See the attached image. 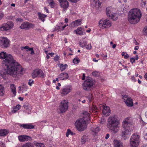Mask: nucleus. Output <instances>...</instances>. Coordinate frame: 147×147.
Returning <instances> with one entry per match:
<instances>
[{"label": "nucleus", "instance_id": "nucleus-51", "mask_svg": "<svg viewBox=\"0 0 147 147\" xmlns=\"http://www.w3.org/2000/svg\"><path fill=\"white\" fill-rule=\"evenodd\" d=\"M132 80L134 82H136V80L135 79L134 76H132L131 77Z\"/></svg>", "mask_w": 147, "mask_h": 147}, {"label": "nucleus", "instance_id": "nucleus-49", "mask_svg": "<svg viewBox=\"0 0 147 147\" xmlns=\"http://www.w3.org/2000/svg\"><path fill=\"white\" fill-rule=\"evenodd\" d=\"M59 26H57L54 28L53 30L55 31H56L57 30H59Z\"/></svg>", "mask_w": 147, "mask_h": 147}, {"label": "nucleus", "instance_id": "nucleus-36", "mask_svg": "<svg viewBox=\"0 0 147 147\" xmlns=\"http://www.w3.org/2000/svg\"><path fill=\"white\" fill-rule=\"evenodd\" d=\"M4 87L3 86L0 84V96H3L4 93Z\"/></svg>", "mask_w": 147, "mask_h": 147}, {"label": "nucleus", "instance_id": "nucleus-46", "mask_svg": "<svg viewBox=\"0 0 147 147\" xmlns=\"http://www.w3.org/2000/svg\"><path fill=\"white\" fill-rule=\"evenodd\" d=\"M20 107H21V106L20 105L18 104V105H17L16 106L15 108L18 111L20 108Z\"/></svg>", "mask_w": 147, "mask_h": 147}, {"label": "nucleus", "instance_id": "nucleus-55", "mask_svg": "<svg viewBox=\"0 0 147 147\" xmlns=\"http://www.w3.org/2000/svg\"><path fill=\"white\" fill-rule=\"evenodd\" d=\"M134 43H135L136 45H138L139 44L137 42L135 38H134Z\"/></svg>", "mask_w": 147, "mask_h": 147}, {"label": "nucleus", "instance_id": "nucleus-2", "mask_svg": "<svg viewBox=\"0 0 147 147\" xmlns=\"http://www.w3.org/2000/svg\"><path fill=\"white\" fill-rule=\"evenodd\" d=\"M122 127L124 129L121 130L120 136L124 140H125L129 137L131 131L133 130L132 122L129 119H126L123 123Z\"/></svg>", "mask_w": 147, "mask_h": 147}, {"label": "nucleus", "instance_id": "nucleus-4", "mask_svg": "<svg viewBox=\"0 0 147 147\" xmlns=\"http://www.w3.org/2000/svg\"><path fill=\"white\" fill-rule=\"evenodd\" d=\"M141 16L142 13L139 9L137 8L134 9L129 11L128 19L130 23L135 24L140 21Z\"/></svg>", "mask_w": 147, "mask_h": 147}, {"label": "nucleus", "instance_id": "nucleus-26", "mask_svg": "<svg viewBox=\"0 0 147 147\" xmlns=\"http://www.w3.org/2000/svg\"><path fill=\"white\" fill-rule=\"evenodd\" d=\"M76 33L79 35H82L85 34V32L83 31V28L81 27H78L76 30H74Z\"/></svg>", "mask_w": 147, "mask_h": 147}, {"label": "nucleus", "instance_id": "nucleus-62", "mask_svg": "<svg viewBox=\"0 0 147 147\" xmlns=\"http://www.w3.org/2000/svg\"><path fill=\"white\" fill-rule=\"evenodd\" d=\"M21 101H22L23 100V98H22L21 97H20L18 98Z\"/></svg>", "mask_w": 147, "mask_h": 147}, {"label": "nucleus", "instance_id": "nucleus-35", "mask_svg": "<svg viewBox=\"0 0 147 147\" xmlns=\"http://www.w3.org/2000/svg\"><path fill=\"white\" fill-rule=\"evenodd\" d=\"M22 147H34L33 144L27 142L23 145Z\"/></svg>", "mask_w": 147, "mask_h": 147}, {"label": "nucleus", "instance_id": "nucleus-18", "mask_svg": "<svg viewBox=\"0 0 147 147\" xmlns=\"http://www.w3.org/2000/svg\"><path fill=\"white\" fill-rule=\"evenodd\" d=\"M71 88L69 86H65L61 90V94L66 95L71 91Z\"/></svg>", "mask_w": 147, "mask_h": 147}, {"label": "nucleus", "instance_id": "nucleus-13", "mask_svg": "<svg viewBox=\"0 0 147 147\" xmlns=\"http://www.w3.org/2000/svg\"><path fill=\"white\" fill-rule=\"evenodd\" d=\"M106 13L107 16L110 18H111L113 20H115L117 19V18L115 16V14L111 11L110 7H107L106 8Z\"/></svg>", "mask_w": 147, "mask_h": 147}, {"label": "nucleus", "instance_id": "nucleus-11", "mask_svg": "<svg viewBox=\"0 0 147 147\" xmlns=\"http://www.w3.org/2000/svg\"><path fill=\"white\" fill-rule=\"evenodd\" d=\"M32 78H34L37 76L44 77V74L42 70L39 69L34 70L32 74Z\"/></svg>", "mask_w": 147, "mask_h": 147}, {"label": "nucleus", "instance_id": "nucleus-12", "mask_svg": "<svg viewBox=\"0 0 147 147\" xmlns=\"http://www.w3.org/2000/svg\"><path fill=\"white\" fill-rule=\"evenodd\" d=\"M2 31H7L12 29L14 26L13 22L9 21L6 23H4L2 25Z\"/></svg>", "mask_w": 147, "mask_h": 147}, {"label": "nucleus", "instance_id": "nucleus-23", "mask_svg": "<svg viewBox=\"0 0 147 147\" xmlns=\"http://www.w3.org/2000/svg\"><path fill=\"white\" fill-rule=\"evenodd\" d=\"M91 130L93 135L94 136H96L97 135V134L100 130V128L97 126L96 127H92Z\"/></svg>", "mask_w": 147, "mask_h": 147}, {"label": "nucleus", "instance_id": "nucleus-61", "mask_svg": "<svg viewBox=\"0 0 147 147\" xmlns=\"http://www.w3.org/2000/svg\"><path fill=\"white\" fill-rule=\"evenodd\" d=\"M83 76L82 78V80H84L85 79V76L84 74H83Z\"/></svg>", "mask_w": 147, "mask_h": 147}, {"label": "nucleus", "instance_id": "nucleus-58", "mask_svg": "<svg viewBox=\"0 0 147 147\" xmlns=\"http://www.w3.org/2000/svg\"><path fill=\"white\" fill-rule=\"evenodd\" d=\"M17 111L16 109L15 108H14L13 109V110L12 111V112L13 113H16V111Z\"/></svg>", "mask_w": 147, "mask_h": 147}, {"label": "nucleus", "instance_id": "nucleus-15", "mask_svg": "<svg viewBox=\"0 0 147 147\" xmlns=\"http://www.w3.org/2000/svg\"><path fill=\"white\" fill-rule=\"evenodd\" d=\"M61 7L63 10H66L69 6V3L67 0H59Z\"/></svg>", "mask_w": 147, "mask_h": 147}, {"label": "nucleus", "instance_id": "nucleus-48", "mask_svg": "<svg viewBox=\"0 0 147 147\" xmlns=\"http://www.w3.org/2000/svg\"><path fill=\"white\" fill-rule=\"evenodd\" d=\"M69 1L73 3H76L80 0H68Z\"/></svg>", "mask_w": 147, "mask_h": 147}, {"label": "nucleus", "instance_id": "nucleus-17", "mask_svg": "<svg viewBox=\"0 0 147 147\" xmlns=\"http://www.w3.org/2000/svg\"><path fill=\"white\" fill-rule=\"evenodd\" d=\"M18 138L19 141L21 142L31 140L30 137L26 135H20L18 136Z\"/></svg>", "mask_w": 147, "mask_h": 147}, {"label": "nucleus", "instance_id": "nucleus-30", "mask_svg": "<svg viewBox=\"0 0 147 147\" xmlns=\"http://www.w3.org/2000/svg\"><path fill=\"white\" fill-rule=\"evenodd\" d=\"M114 143L115 147H123L121 143L117 140H114Z\"/></svg>", "mask_w": 147, "mask_h": 147}, {"label": "nucleus", "instance_id": "nucleus-28", "mask_svg": "<svg viewBox=\"0 0 147 147\" xmlns=\"http://www.w3.org/2000/svg\"><path fill=\"white\" fill-rule=\"evenodd\" d=\"M38 15L39 18L43 22L45 21V19L47 16V15L43 14L40 12L38 13Z\"/></svg>", "mask_w": 147, "mask_h": 147}, {"label": "nucleus", "instance_id": "nucleus-52", "mask_svg": "<svg viewBox=\"0 0 147 147\" xmlns=\"http://www.w3.org/2000/svg\"><path fill=\"white\" fill-rule=\"evenodd\" d=\"M144 29L145 30L144 31L145 34L146 36H147V26L144 28Z\"/></svg>", "mask_w": 147, "mask_h": 147}, {"label": "nucleus", "instance_id": "nucleus-24", "mask_svg": "<svg viewBox=\"0 0 147 147\" xmlns=\"http://www.w3.org/2000/svg\"><path fill=\"white\" fill-rule=\"evenodd\" d=\"M68 74L66 73H63L61 74L58 77V78H60L61 80H65L68 78Z\"/></svg>", "mask_w": 147, "mask_h": 147}, {"label": "nucleus", "instance_id": "nucleus-50", "mask_svg": "<svg viewBox=\"0 0 147 147\" xmlns=\"http://www.w3.org/2000/svg\"><path fill=\"white\" fill-rule=\"evenodd\" d=\"M67 132L69 134H70L71 135H73V133L71 131V130L69 129H68L67 130Z\"/></svg>", "mask_w": 147, "mask_h": 147}, {"label": "nucleus", "instance_id": "nucleus-5", "mask_svg": "<svg viewBox=\"0 0 147 147\" xmlns=\"http://www.w3.org/2000/svg\"><path fill=\"white\" fill-rule=\"evenodd\" d=\"M140 137L137 134L134 133L130 138V146L131 147H138L140 142Z\"/></svg>", "mask_w": 147, "mask_h": 147}, {"label": "nucleus", "instance_id": "nucleus-19", "mask_svg": "<svg viewBox=\"0 0 147 147\" xmlns=\"http://www.w3.org/2000/svg\"><path fill=\"white\" fill-rule=\"evenodd\" d=\"M82 118H80L82 119H83L86 121H88L90 120V114L87 111H84L82 113Z\"/></svg>", "mask_w": 147, "mask_h": 147}, {"label": "nucleus", "instance_id": "nucleus-6", "mask_svg": "<svg viewBox=\"0 0 147 147\" xmlns=\"http://www.w3.org/2000/svg\"><path fill=\"white\" fill-rule=\"evenodd\" d=\"M94 84L93 79L91 78H89L83 83L82 86L83 89L86 91H89L92 88Z\"/></svg>", "mask_w": 147, "mask_h": 147}, {"label": "nucleus", "instance_id": "nucleus-57", "mask_svg": "<svg viewBox=\"0 0 147 147\" xmlns=\"http://www.w3.org/2000/svg\"><path fill=\"white\" fill-rule=\"evenodd\" d=\"M129 55L128 54H126L124 56V58L125 59H127L129 57Z\"/></svg>", "mask_w": 147, "mask_h": 147}, {"label": "nucleus", "instance_id": "nucleus-10", "mask_svg": "<svg viewBox=\"0 0 147 147\" xmlns=\"http://www.w3.org/2000/svg\"><path fill=\"white\" fill-rule=\"evenodd\" d=\"M68 102L66 100H63L61 102L59 109L61 113H63L66 111L68 107Z\"/></svg>", "mask_w": 147, "mask_h": 147}, {"label": "nucleus", "instance_id": "nucleus-42", "mask_svg": "<svg viewBox=\"0 0 147 147\" xmlns=\"http://www.w3.org/2000/svg\"><path fill=\"white\" fill-rule=\"evenodd\" d=\"M34 84V81L32 79H30L29 80V81L28 82V84L30 86H32V84Z\"/></svg>", "mask_w": 147, "mask_h": 147}, {"label": "nucleus", "instance_id": "nucleus-56", "mask_svg": "<svg viewBox=\"0 0 147 147\" xmlns=\"http://www.w3.org/2000/svg\"><path fill=\"white\" fill-rule=\"evenodd\" d=\"M44 9L48 13H49V10L47 8V7H44Z\"/></svg>", "mask_w": 147, "mask_h": 147}, {"label": "nucleus", "instance_id": "nucleus-27", "mask_svg": "<svg viewBox=\"0 0 147 147\" xmlns=\"http://www.w3.org/2000/svg\"><path fill=\"white\" fill-rule=\"evenodd\" d=\"M89 110L90 113L93 112L94 113H96L98 112V110L97 107L94 105H92V107H89Z\"/></svg>", "mask_w": 147, "mask_h": 147}, {"label": "nucleus", "instance_id": "nucleus-25", "mask_svg": "<svg viewBox=\"0 0 147 147\" xmlns=\"http://www.w3.org/2000/svg\"><path fill=\"white\" fill-rule=\"evenodd\" d=\"M124 102H125L126 105L128 106L132 107L133 105L132 99L130 97L127 98Z\"/></svg>", "mask_w": 147, "mask_h": 147}, {"label": "nucleus", "instance_id": "nucleus-21", "mask_svg": "<svg viewBox=\"0 0 147 147\" xmlns=\"http://www.w3.org/2000/svg\"><path fill=\"white\" fill-rule=\"evenodd\" d=\"M81 24V21L79 19L76 20L72 22L70 25L69 26L72 28L75 26H77L80 25Z\"/></svg>", "mask_w": 147, "mask_h": 147}, {"label": "nucleus", "instance_id": "nucleus-16", "mask_svg": "<svg viewBox=\"0 0 147 147\" xmlns=\"http://www.w3.org/2000/svg\"><path fill=\"white\" fill-rule=\"evenodd\" d=\"M102 113L103 115L105 117L109 116L111 113V110L109 107L107 106H103Z\"/></svg>", "mask_w": 147, "mask_h": 147}, {"label": "nucleus", "instance_id": "nucleus-40", "mask_svg": "<svg viewBox=\"0 0 147 147\" xmlns=\"http://www.w3.org/2000/svg\"><path fill=\"white\" fill-rule=\"evenodd\" d=\"M99 74L98 72L96 71H94L92 73V75L95 77L98 76Z\"/></svg>", "mask_w": 147, "mask_h": 147}, {"label": "nucleus", "instance_id": "nucleus-60", "mask_svg": "<svg viewBox=\"0 0 147 147\" xmlns=\"http://www.w3.org/2000/svg\"><path fill=\"white\" fill-rule=\"evenodd\" d=\"M144 138L145 139L147 140V133L144 136Z\"/></svg>", "mask_w": 147, "mask_h": 147}, {"label": "nucleus", "instance_id": "nucleus-38", "mask_svg": "<svg viewBox=\"0 0 147 147\" xmlns=\"http://www.w3.org/2000/svg\"><path fill=\"white\" fill-rule=\"evenodd\" d=\"M88 100H89L90 102L92 101V99H93V96L92 94H89L86 97Z\"/></svg>", "mask_w": 147, "mask_h": 147}, {"label": "nucleus", "instance_id": "nucleus-20", "mask_svg": "<svg viewBox=\"0 0 147 147\" xmlns=\"http://www.w3.org/2000/svg\"><path fill=\"white\" fill-rule=\"evenodd\" d=\"M20 127H22L26 129H31L34 128V126L31 123H25L20 125Z\"/></svg>", "mask_w": 147, "mask_h": 147}, {"label": "nucleus", "instance_id": "nucleus-53", "mask_svg": "<svg viewBox=\"0 0 147 147\" xmlns=\"http://www.w3.org/2000/svg\"><path fill=\"white\" fill-rule=\"evenodd\" d=\"M59 58L57 55H56L54 58V60L56 61H57L59 60Z\"/></svg>", "mask_w": 147, "mask_h": 147}, {"label": "nucleus", "instance_id": "nucleus-43", "mask_svg": "<svg viewBox=\"0 0 147 147\" xmlns=\"http://www.w3.org/2000/svg\"><path fill=\"white\" fill-rule=\"evenodd\" d=\"M122 98L124 99V101H125L127 100V98H129V97H128V96L126 95H123L122 96Z\"/></svg>", "mask_w": 147, "mask_h": 147}, {"label": "nucleus", "instance_id": "nucleus-59", "mask_svg": "<svg viewBox=\"0 0 147 147\" xmlns=\"http://www.w3.org/2000/svg\"><path fill=\"white\" fill-rule=\"evenodd\" d=\"M139 47L138 46H136L134 48V49L136 50H137L138 49Z\"/></svg>", "mask_w": 147, "mask_h": 147}, {"label": "nucleus", "instance_id": "nucleus-29", "mask_svg": "<svg viewBox=\"0 0 147 147\" xmlns=\"http://www.w3.org/2000/svg\"><path fill=\"white\" fill-rule=\"evenodd\" d=\"M9 131L5 129H0V136H4L8 134Z\"/></svg>", "mask_w": 147, "mask_h": 147}, {"label": "nucleus", "instance_id": "nucleus-3", "mask_svg": "<svg viewBox=\"0 0 147 147\" xmlns=\"http://www.w3.org/2000/svg\"><path fill=\"white\" fill-rule=\"evenodd\" d=\"M119 120L116 116H111L108 119L107 127L112 132L117 133L119 129Z\"/></svg>", "mask_w": 147, "mask_h": 147}, {"label": "nucleus", "instance_id": "nucleus-45", "mask_svg": "<svg viewBox=\"0 0 147 147\" xmlns=\"http://www.w3.org/2000/svg\"><path fill=\"white\" fill-rule=\"evenodd\" d=\"M130 62L133 63H134L135 62V59L134 58H131L130 59Z\"/></svg>", "mask_w": 147, "mask_h": 147}, {"label": "nucleus", "instance_id": "nucleus-39", "mask_svg": "<svg viewBox=\"0 0 147 147\" xmlns=\"http://www.w3.org/2000/svg\"><path fill=\"white\" fill-rule=\"evenodd\" d=\"M36 147H44V144L41 143H35Z\"/></svg>", "mask_w": 147, "mask_h": 147}, {"label": "nucleus", "instance_id": "nucleus-54", "mask_svg": "<svg viewBox=\"0 0 147 147\" xmlns=\"http://www.w3.org/2000/svg\"><path fill=\"white\" fill-rule=\"evenodd\" d=\"M110 136L109 134H107L105 136V139H107L109 138Z\"/></svg>", "mask_w": 147, "mask_h": 147}, {"label": "nucleus", "instance_id": "nucleus-7", "mask_svg": "<svg viewBox=\"0 0 147 147\" xmlns=\"http://www.w3.org/2000/svg\"><path fill=\"white\" fill-rule=\"evenodd\" d=\"M86 121L83 119H80L75 123V125L77 130L79 131H83L86 128Z\"/></svg>", "mask_w": 147, "mask_h": 147}, {"label": "nucleus", "instance_id": "nucleus-37", "mask_svg": "<svg viewBox=\"0 0 147 147\" xmlns=\"http://www.w3.org/2000/svg\"><path fill=\"white\" fill-rule=\"evenodd\" d=\"M67 67V64L63 65L62 64H61L60 67L61 71L65 69Z\"/></svg>", "mask_w": 147, "mask_h": 147}, {"label": "nucleus", "instance_id": "nucleus-47", "mask_svg": "<svg viewBox=\"0 0 147 147\" xmlns=\"http://www.w3.org/2000/svg\"><path fill=\"white\" fill-rule=\"evenodd\" d=\"M23 107L24 108L26 109H28L29 108V107L28 105V104L26 103L25 104Z\"/></svg>", "mask_w": 147, "mask_h": 147}, {"label": "nucleus", "instance_id": "nucleus-32", "mask_svg": "<svg viewBox=\"0 0 147 147\" xmlns=\"http://www.w3.org/2000/svg\"><path fill=\"white\" fill-rule=\"evenodd\" d=\"M10 88L11 91L13 93L15 96L16 95V87L14 84H11L10 85Z\"/></svg>", "mask_w": 147, "mask_h": 147}, {"label": "nucleus", "instance_id": "nucleus-9", "mask_svg": "<svg viewBox=\"0 0 147 147\" xmlns=\"http://www.w3.org/2000/svg\"><path fill=\"white\" fill-rule=\"evenodd\" d=\"M9 40L6 37H0V45L1 48H7L10 45Z\"/></svg>", "mask_w": 147, "mask_h": 147}, {"label": "nucleus", "instance_id": "nucleus-44", "mask_svg": "<svg viewBox=\"0 0 147 147\" xmlns=\"http://www.w3.org/2000/svg\"><path fill=\"white\" fill-rule=\"evenodd\" d=\"M4 14L1 11H0V20L2 19L4 17Z\"/></svg>", "mask_w": 147, "mask_h": 147}, {"label": "nucleus", "instance_id": "nucleus-1", "mask_svg": "<svg viewBox=\"0 0 147 147\" xmlns=\"http://www.w3.org/2000/svg\"><path fill=\"white\" fill-rule=\"evenodd\" d=\"M0 58L6 59L2 62L6 68L1 72V76L3 77V75L8 74L14 77L22 75L23 68L21 66L13 59L11 55L7 54L5 52L3 51L0 53Z\"/></svg>", "mask_w": 147, "mask_h": 147}, {"label": "nucleus", "instance_id": "nucleus-41", "mask_svg": "<svg viewBox=\"0 0 147 147\" xmlns=\"http://www.w3.org/2000/svg\"><path fill=\"white\" fill-rule=\"evenodd\" d=\"M73 62L74 63H78L80 62V60L78 58H75L73 60Z\"/></svg>", "mask_w": 147, "mask_h": 147}, {"label": "nucleus", "instance_id": "nucleus-22", "mask_svg": "<svg viewBox=\"0 0 147 147\" xmlns=\"http://www.w3.org/2000/svg\"><path fill=\"white\" fill-rule=\"evenodd\" d=\"M20 49L22 50H23L24 49L26 50V51H31V52L30 54L32 55H33L34 53V52L33 50V47L30 48L28 46H26L25 47H20Z\"/></svg>", "mask_w": 147, "mask_h": 147}, {"label": "nucleus", "instance_id": "nucleus-8", "mask_svg": "<svg viewBox=\"0 0 147 147\" xmlns=\"http://www.w3.org/2000/svg\"><path fill=\"white\" fill-rule=\"evenodd\" d=\"M111 26V22L109 20L102 19L99 21V26L100 28H104L109 27Z\"/></svg>", "mask_w": 147, "mask_h": 147}, {"label": "nucleus", "instance_id": "nucleus-31", "mask_svg": "<svg viewBox=\"0 0 147 147\" xmlns=\"http://www.w3.org/2000/svg\"><path fill=\"white\" fill-rule=\"evenodd\" d=\"M87 44V43L86 42L83 43L82 44H81V47H85L87 49H90L92 48V46L91 44L90 43L88 44V45H86Z\"/></svg>", "mask_w": 147, "mask_h": 147}, {"label": "nucleus", "instance_id": "nucleus-34", "mask_svg": "<svg viewBox=\"0 0 147 147\" xmlns=\"http://www.w3.org/2000/svg\"><path fill=\"white\" fill-rule=\"evenodd\" d=\"M87 140V137L84 135L82 137L81 140V142L82 144H84Z\"/></svg>", "mask_w": 147, "mask_h": 147}, {"label": "nucleus", "instance_id": "nucleus-63", "mask_svg": "<svg viewBox=\"0 0 147 147\" xmlns=\"http://www.w3.org/2000/svg\"><path fill=\"white\" fill-rule=\"evenodd\" d=\"M49 55V53L47 54L46 58L47 59H49L50 58V56Z\"/></svg>", "mask_w": 147, "mask_h": 147}, {"label": "nucleus", "instance_id": "nucleus-64", "mask_svg": "<svg viewBox=\"0 0 147 147\" xmlns=\"http://www.w3.org/2000/svg\"><path fill=\"white\" fill-rule=\"evenodd\" d=\"M144 78L147 80V73L145 74L144 76Z\"/></svg>", "mask_w": 147, "mask_h": 147}, {"label": "nucleus", "instance_id": "nucleus-33", "mask_svg": "<svg viewBox=\"0 0 147 147\" xmlns=\"http://www.w3.org/2000/svg\"><path fill=\"white\" fill-rule=\"evenodd\" d=\"M147 5V0H142L141 6L143 8H145Z\"/></svg>", "mask_w": 147, "mask_h": 147}, {"label": "nucleus", "instance_id": "nucleus-14", "mask_svg": "<svg viewBox=\"0 0 147 147\" xmlns=\"http://www.w3.org/2000/svg\"><path fill=\"white\" fill-rule=\"evenodd\" d=\"M33 27V26L32 24L25 22L21 24L20 28L22 29L29 30L30 28H32Z\"/></svg>", "mask_w": 147, "mask_h": 147}]
</instances>
